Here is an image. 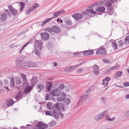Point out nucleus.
<instances>
[{
  "instance_id": "1",
  "label": "nucleus",
  "mask_w": 129,
  "mask_h": 129,
  "mask_svg": "<svg viewBox=\"0 0 129 129\" xmlns=\"http://www.w3.org/2000/svg\"><path fill=\"white\" fill-rule=\"evenodd\" d=\"M36 126L37 129H45L42 127L46 128L48 127V125L45 124L44 122L40 121L37 123V125H36Z\"/></svg>"
},
{
  "instance_id": "2",
  "label": "nucleus",
  "mask_w": 129,
  "mask_h": 129,
  "mask_svg": "<svg viewBox=\"0 0 129 129\" xmlns=\"http://www.w3.org/2000/svg\"><path fill=\"white\" fill-rule=\"evenodd\" d=\"M117 0H104L102 2V4H103L104 3L106 2L105 4V6L107 8H108L110 7H112V4L113 2H116Z\"/></svg>"
},
{
  "instance_id": "3",
  "label": "nucleus",
  "mask_w": 129,
  "mask_h": 129,
  "mask_svg": "<svg viewBox=\"0 0 129 129\" xmlns=\"http://www.w3.org/2000/svg\"><path fill=\"white\" fill-rule=\"evenodd\" d=\"M53 108H55L58 110H64V108L63 105L61 103H58L53 106Z\"/></svg>"
},
{
  "instance_id": "4",
  "label": "nucleus",
  "mask_w": 129,
  "mask_h": 129,
  "mask_svg": "<svg viewBox=\"0 0 129 129\" xmlns=\"http://www.w3.org/2000/svg\"><path fill=\"white\" fill-rule=\"evenodd\" d=\"M59 91L60 90L58 91V88H55L53 89L50 92V93L53 96H60V93H58V92H59V93L60 92Z\"/></svg>"
},
{
  "instance_id": "5",
  "label": "nucleus",
  "mask_w": 129,
  "mask_h": 129,
  "mask_svg": "<svg viewBox=\"0 0 129 129\" xmlns=\"http://www.w3.org/2000/svg\"><path fill=\"white\" fill-rule=\"evenodd\" d=\"M72 16L74 19L77 20L82 19L83 17L82 14L79 13H75Z\"/></svg>"
},
{
  "instance_id": "6",
  "label": "nucleus",
  "mask_w": 129,
  "mask_h": 129,
  "mask_svg": "<svg viewBox=\"0 0 129 129\" xmlns=\"http://www.w3.org/2000/svg\"><path fill=\"white\" fill-rule=\"evenodd\" d=\"M107 53L105 51V48L104 47H101L97 51L96 54L98 55H104L106 54Z\"/></svg>"
},
{
  "instance_id": "7",
  "label": "nucleus",
  "mask_w": 129,
  "mask_h": 129,
  "mask_svg": "<svg viewBox=\"0 0 129 129\" xmlns=\"http://www.w3.org/2000/svg\"><path fill=\"white\" fill-rule=\"evenodd\" d=\"M41 35L42 39L45 40H47L49 39L50 35L47 32L42 33H41Z\"/></svg>"
},
{
  "instance_id": "8",
  "label": "nucleus",
  "mask_w": 129,
  "mask_h": 129,
  "mask_svg": "<svg viewBox=\"0 0 129 129\" xmlns=\"http://www.w3.org/2000/svg\"><path fill=\"white\" fill-rule=\"evenodd\" d=\"M8 8L10 11L15 16L17 14L18 11L15 9L11 5H9Z\"/></svg>"
},
{
  "instance_id": "9",
  "label": "nucleus",
  "mask_w": 129,
  "mask_h": 129,
  "mask_svg": "<svg viewBox=\"0 0 129 129\" xmlns=\"http://www.w3.org/2000/svg\"><path fill=\"white\" fill-rule=\"evenodd\" d=\"M89 12L94 14H95L97 13V12L95 11L92 9H88L86 11H83V13L85 15H88V13Z\"/></svg>"
},
{
  "instance_id": "10",
  "label": "nucleus",
  "mask_w": 129,
  "mask_h": 129,
  "mask_svg": "<svg viewBox=\"0 0 129 129\" xmlns=\"http://www.w3.org/2000/svg\"><path fill=\"white\" fill-rule=\"evenodd\" d=\"M82 54L84 56L88 55H92L93 54L94 51L92 50H89L86 51H85L83 52Z\"/></svg>"
},
{
  "instance_id": "11",
  "label": "nucleus",
  "mask_w": 129,
  "mask_h": 129,
  "mask_svg": "<svg viewBox=\"0 0 129 129\" xmlns=\"http://www.w3.org/2000/svg\"><path fill=\"white\" fill-rule=\"evenodd\" d=\"M44 88V85L42 84H38L36 87V88L37 90L39 89L38 91V92L39 93L41 92V91L43 90Z\"/></svg>"
},
{
  "instance_id": "12",
  "label": "nucleus",
  "mask_w": 129,
  "mask_h": 129,
  "mask_svg": "<svg viewBox=\"0 0 129 129\" xmlns=\"http://www.w3.org/2000/svg\"><path fill=\"white\" fill-rule=\"evenodd\" d=\"M29 61H26L25 62H23L21 64L20 67V69L25 68H29Z\"/></svg>"
},
{
  "instance_id": "13",
  "label": "nucleus",
  "mask_w": 129,
  "mask_h": 129,
  "mask_svg": "<svg viewBox=\"0 0 129 129\" xmlns=\"http://www.w3.org/2000/svg\"><path fill=\"white\" fill-rule=\"evenodd\" d=\"M66 95L64 93H62V94H61V95L60 96L57 98V100L58 101L61 102L63 101H64V100L66 97Z\"/></svg>"
},
{
  "instance_id": "14",
  "label": "nucleus",
  "mask_w": 129,
  "mask_h": 129,
  "mask_svg": "<svg viewBox=\"0 0 129 129\" xmlns=\"http://www.w3.org/2000/svg\"><path fill=\"white\" fill-rule=\"evenodd\" d=\"M24 94V93L22 91L19 92L17 94L16 96H15V99L18 100Z\"/></svg>"
},
{
  "instance_id": "15",
  "label": "nucleus",
  "mask_w": 129,
  "mask_h": 129,
  "mask_svg": "<svg viewBox=\"0 0 129 129\" xmlns=\"http://www.w3.org/2000/svg\"><path fill=\"white\" fill-rule=\"evenodd\" d=\"M52 31H53L56 33H59L61 30L60 28L55 25H54L52 26Z\"/></svg>"
},
{
  "instance_id": "16",
  "label": "nucleus",
  "mask_w": 129,
  "mask_h": 129,
  "mask_svg": "<svg viewBox=\"0 0 129 129\" xmlns=\"http://www.w3.org/2000/svg\"><path fill=\"white\" fill-rule=\"evenodd\" d=\"M59 113L57 111L53 110L51 116L52 117H53L55 119H57L59 118Z\"/></svg>"
},
{
  "instance_id": "17",
  "label": "nucleus",
  "mask_w": 129,
  "mask_h": 129,
  "mask_svg": "<svg viewBox=\"0 0 129 129\" xmlns=\"http://www.w3.org/2000/svg\"><path fill=\"white\" fill-rule=\"evenodd\" d=\"M103 117V115L101 113H100L96 115L95 116L94 118L96 121H98Z\"/></svg>"
},
{
  "instance_id": "18",
  "label": "nucleus",
  "mask_w": 129,
  "mask_h": 129,
  "mask_svg": "<svg viewBox=\"0 0 129 129\" xmlns=\"http://www.w3.org/2000/svg\"><path fill=\"white\" fill-rule=\"evenodd\" d=\"M37 77H34L31 80L30 83L33 86H34L37 83Z\"/></svg>"
},
{
  "instance_id": "19",
  "label": "nucleus",
  "mask_w": 129,
  "mask_h": 129,
  "mask_svg": "<svg viewBox=\"0 0 129 129\" xmlns=\"http://www.w3.org/2000/svg\"><path fill=\"white\" fill-rule=\"evenodd\" d=\"M95 10L99 12H103L105 10V8L104 6L99 7L98 8L95 9Z\"/></svg>"
},
{
  "instance_id": "20",
  "label": "nucleus",
  "mask_w": 129,
  "mask_h": 129,
  "mask_svg": "<svg viewBox=\"0 0 129 129\" xmlns=\"http://www.w3.org/2000/svg\"><path fill=\"white\" fill-rule=\"evenodd\" d=\"M33 86H27L24 89V91L25 93H29L30 91L32 89Z\"/></svg>"
},
{
  "instance_id": "21",
  "label": "nucleus",
  "mask_w": 129,
  "mask_h": 129,
  "mask_svg": "<svg viewBox=\"0 0 129 129\" xmlns=\"http://www.w3.org/2000/svg\"><path fill=\"white\" fill-rule=\"evenodd\" d=\"M52 86V83L51 82H48L46 83V88L47 90L49 91L51 89V87Z\"/></svg>"
},
{
  "instance_id": "22",
  "label": "nucleus",
  "mask_w": 129,
  "mask_h": 129,
  "mask_svg": "<svg viewBox=\"0 0 129 129\" xmlns=\"http://www.w3.org/2000/svg\"><path fill=\"white\" fill-rule=\"evenodd\" d=\"M1 15L2 21H5L7 19V17L6 14L4 13H1Z\"/></svg>"
},
{
  "instance_id": "23",
  "label": "nucleus",
  "mask_w": 129,
  "mask_h": 129,
  "mask_svg": "<svg viewBox=\"0 0 129 129\" xmlns=\"http://www.w3.org/2000/svg\"><path fill=\"white\" fill-rule=\"evenodd\" d=\"M88 95H85L82 96L80 99L78 103V104L79 105H81L83 102L84 100L87 98V96Z\"/></svg>"
},
{
  "instance_id": "24",
  "label": "nucleus",
  "mask_w": 129,
  "mask_h": 129,
  "mask_svg": "<svg viewBox=\"0 0 129 129\" xmlns=\"http://www.w3.org/2000/svg\"><path fill=\"white\" fill-rule=\"evenodd\" d=\"M23 60L21 57H18L17 58L16 60V64L18 65L21 63L22 61Z\"/></svg>"
},
{
  "instance_id": "25",
  "label": "nucleus",
  "mask_w": 129,
  "mask_h": 129,
  "mask_svg": "<svg viewBox=\"0 0 129 129\" xmlns=\"http://www.w3.org/2000/svg\"><path fill=\"white\" fill-rule=\"evenodd\" d=\"M14 103V102L12 100L10 99L7 101V106H11L13 105Z\"/></svg>"
},
{
  "instance_id": "26",
  "label": "nucleus",
  "mask_w": 129,
  "mask_h": 129,
  "mask_svg": "<svg viewBox=\"0 0 129 129\" xmlns=\"http://www.w3.org/2000/svg\"><path fill=\"white\" fill-rule=\"evenodd\" d=\"M115 118L114 117H113L112 118H110L109 115H106L105 117V119L106 120L109 121H112L115 120Z\"/></svg>"
},
{
  "instance_id": "27",
  "label": "nucleus",
  "mask_w": 129,
  "mask_h": 129,
  "mask_svg": "<svg viewBox=\"0 0 129 129\" xmlns=\"http://www.w3.org/2000/svg\"><path fill=\"white\" fill-rule=\"evenodd\" d=\"M71 101L70 99L68 98H65L64 101V104L66 105H69Z\"/></svg>"
},
{
  "instance_id": "28",
  "label": "nucleus",
  "mask_w": 129,
  "mask_h": 129,
  "mask_svg": "<svg viewBox=\"0 0 129 129\" xmlns=\"http://www.w3.org/2000/svg\"><path fill=\"white\" fill-rule=\"evenodd\" d=\"M29 68L36 67L37 64L36 63H33L29 61Z\"/></svg>"
},
{
  "instance_id": "29",
  "label": "nucleus",
  "mask_w": 129,
  "mask_h": 129,
  "mask_svg": "<svg viewBox=\"0 0 129 129\" xmlns=\"http://www.w3.org/2000/svg\"><path fill=\"white\" fill-rule=\"evenodd\" d=\"M107 9L110 12H108V13L110 15H111L113 13V10L112 8V7H110L108 8H107Z\"/></svg>"
},
{
  "instance_id": "30",
  "label": "nucleus",
  "mask_w": 129,
  "mask_h": 129,
  "mask_svg": "<svg viewBox=\"0 0 129 129\" xmlns=\"http://www.w3.org/2000/svg\"><path fill=\"white\" fill-rule=\"evenodd\" d=\"M31 40H30L29 41L26 42L24 46H23L22 48L19 51V53H21V52L22 51V50L24 49V48L26 46L28 45L30 43V42L31 41Z\"/></svg>"
},
{
  "instance_id": "31",
  "label": "nucleus",
  "mask_w": 129,
  "mask_h": 129,
  "mask_svg": "<svg viewBox=\"0 0 129 129\" xmlns=\"http://www.w3.org/2000/svg\"><path fill=\"white\" fill-rule=\"evenodd\" d=\"M11 80L10 85L12 87H14L15 86V83L13 78L11 77Z\"/></svg>"
},
{
  "instance_id": "32",
  "label": "nucleus",
  "mask_w": 129,
  "mask_h": 129,
  "mask_svg": "<svg viewBox=\"0 0 129 129\" xmlns=\"http://www.w3.org/2000/svg\"><path fill=\"white\" fill-rule=\"evenodd\" d=\"M112 47L114 50H116L118 48L117 46L116 42L115 41H113L112 42Z\"/></svg>"
},
{
  "instance_id": "33",
  "label": "nucleus",
  "mask_w": 129,
  "mask_h": 129,
  "mask_svg": "<svg viewBox=\"0 0 129 129\" xmlns=\"http://www.w3.org/2000/svg\"><path fill=\"white\" fill-rule=\"evenodd\" d=\"M125 44L126 45H128L129 44V35H127L125 40Z\"/></svg>"
},
{
  "instance_id": "34",
  "label": "nucleus",
  "mask_w": 129,
  "mask_h": 129,
  "mask_svg": "<svg viewBox=\"0 0 129 129\" xmlns=\"http://www.w3.org/2000/svg\"><path fill=\"white\" fill-rule=\"evenodd\" d=\"M20 11H21L24 8L25 6V5L24 3L23 2L20 3Z\"/></svg>"
},
{
  "instance_id": "35",
  "label": "nucleus",
  "mask_w": 129,
  "mask_h": 129,
  "mask_svg": "<svg viewBox=\"0 0 129 129\" xmlns=\"http://www.w3.org/2000/svg\"><path fill=\"white\" fill-rule=\"evenodd\" d=\"M101 4V3L100 2H98L95 3H94L93 4L90 5L89 7L90 8H92L93 7H95L96 6H98Z\"/></svg>"
},
{
  "instance_id": "36",
  "label": "nucleus",
  "mask_w": 129,
  "mask_h": 129,
  "mask_svg": "<svg viewBox=\"0 0 129 129\" xmlns=\"http://www.w3.org/2000/svg\"><path fill=\"white\" fill-rule=\"evenodd\" d=\"M118 44L119 47H122L124 44V42L122 40H120L118 42Z\"/></svg>"
},
{
  "instance_id": "37",
  "label": "nucleus",
  "mask_w": 129,
  "mask_h": 129,
  "mask_svg": "<svg viewBox=\"0 0 129 129\" xmlns=\"http://www.w3.org/2000/svg\"><path fill=\"white\" fill-rule=\"evenodd\" d=\"M45 113L46 115L51 116L52 113V111H46Z\"/></svg>"
},
{
  "instance_id": "38",
  "label": "nucleus",
  "mask_w": 129,
  "mask_h": 129,
  "mask_svg": "<svg viewBox=\"0 0 129 129\" xmlns=\"http://www.w3.org/2000/svg\"><path fill=\"white\" fill-rule=\"evenodd\" d=\"M38 47L39 48L40 50H41L43 48V45L42 42L38 43Z\"/></svg>"
},
{
  "instance_id": "39",
  "label": "nucleus",
  "mask_w": 129,
  "mask_h": 129,
  "mask_svg": "<svg viewBox=\"0 0 129 129\" xmlns=\"http://www.w3.org/2000/svg\"><path fill=\"white\" fill-rule=\"evenodd\" d=\"M47 107L48 108L51 110L54 109H55V108H53V106H52L51 104H50V103H48L47 104Z\"/></svg>"
},
{
  "instance_id": "40",
  "label": "nucleus",
  "mask_w": 129,
  "mask_h": 129,
  "mask_svg": "<svg viewBox=\"0 0 129 129\" xmlns=\"http://www.w3.org/2000/svg\"><path fill=\"white\" fill-rule=\"evenodd\" d=\"M122 74V72L121 71L118 72L115 75V76L116 77H119L121 76Z\"/></svg>"
},
{
  "instance_id": "41",
  "label": "nucleus",
  "mask_w": 129,
  "mask_h": 129,
  "mask_svg": "<svg viewBox=\"0 0 129 129\" xmlns=\"http://www.w3.org/2000/svg\"><path fill=\"white\" fill-rule=\"evenodd\" d=\"M56 124V122L54 121L50 122L49 123L50 126L52 127L54 126Z\"/></svg>"
},
{
  "instance_id": "42",
  "label": "nucleus",
  "mask_w": 129,
  "mask_h": 129,
  "mask_svg": "<svg viewBox=\"0 0 129 129\" xmlns=\"http://www.w3.org/2000/svg\"><path fill=\"white\" fill-rule=\"evenodd\" d=\"M59 15V12L58 11L56 12L53 13V17L55 18L57 17Z\"/></svg>"
},
{
  "instance_id": "43",
  "label": "nucleus",
  "mask_w": 129,
  "mask_h": 129,
  "mask_svg": "<svg viewBox=\"0 0 129 129\" xmlns=\"http://www.w3.org/2000/svg\"><path fill=\"white\" fill-rule=\"evenodd\" d=\"M108 113V111L107 110H106L103 112L101 114L103 115L104 117L105 115H107Z\"/></svg>"
},
{
  "instance_id": "44",
  "label": "nucleus",
  "mask_w": 129,
  "mask_h": 129,
  "mask_svg": "<svg viewBox=\"0 0 129 129\" xmlns=\"http://www.w3.org/2000/svg\"><path fill=\"white\" fill-rule=\"evenodd\" d=\"M45 99L46 100H51V97L50 95L49 94H46Z\"/></svg>"
},
{
  "instance_id": "45",
  "label": "nucleus",
  "mask_w": 129,
  "mask_h": 129,
  "mask_svg": "<svg viewBox=\"0 0 129 129\" xmlns=\"http://www.w3.org/2000/svg\"><path fill=\"white\" fill-rule=\"evenodd\" d=\"M21 76L23 78V81H25L26 80L25 75L21 73Z\"/></svg>"
},
{
  "instance_id": "46",
  "label": "nucleus",
  "mask_w": 129,
  "mask_h": 129,
  "mask_svg": "<svg viewBox=\"0 0 129 129\" xmlns=\"http://www.w3.org/2000/svg\"><path fill=\"white\" fill-rule=\"evenodd\" d=\"M46 47L48 49L51 48L52 47V45L51 43H48L46 45Z\"/></svg>"
},
{
  "instance_id": "47",
  "label": "nucleus",
  "mask_w": 129,
  "mask_h": 129,
  "mask_svg": "<svg viewBox=\"0 0 129 129\" xmlns=\"http://www.w3.org/2000/svg\"><path fill=\"white\" fill-rule=\"evenodd\" d=\"M92 69L98 70L99 69V67L96 64L94 65L92 67Z\"/></svg>"
},
{
  "instance_id": "48",
  "label": "nucleus",
  "mask_w": 129,
  "mask_h": 129,
  "mask_svg": "<svg viewBox=\"0 0 129 129\" xmlns=\"http://www.w3.org/2000/svg\"><path fill=\"white\" fill-rule=\"evenodd\" d=\"M22 80L20 79H18L16 81V83L17 84L19 85L22 83Z\"/></svg>"
},
{
  "instance_id": "49",
  "label": "nucleus",
  "mask_w": 129,
  "mask_h": 129,
  "mask_svg": "<svg viewBox=\"0 0 129 129\" xmlns=\"http://www.w3.org/2000/svg\"><path fill=\"white\" fill-rule=\"evenodd\" d=\"M93 87L92 86H91L90 88H89L86 91V92L87 93H89L93 89Z\"/></svg>"
},
{
  "instance_id": "50",
  "label": "nucleus",
  "mask_w": 129,
  "mask_h": 129,
  "mask_svg": "<svg viewBox=\"0 0 129 129\" xmlns=\"http://www.w3.org/2000/svg\"><path fill=\"white\" fill-rule=\"evenodd\" d=\"M53 17H51V18H49L47 19H45V22H46V23L48 22H50V21L51 20L53 19Z\"/></svg>"
},
{
  "instance_id": "51",
  "label": "nucleus",
  "mask_w": 129,
  "mask_h": 129,
  "mask_svg": "<svg viewBox=\"0 0 129 129\" xmlns=\"http://www.w3.org/2000/svg\"><path fill=\"white\" fill-rule=\"evenodd\" d=\"M64 85L63 83H62L60 85L59 88L60 89H62L64 88Z\"/></svg>"
},
{
  "instance_id": "52",
  "label": "nucleus",
  "mask_w": 129,
  "mask_h": 129,
  "mask_svg": "<svg viewBox=\"0 0 129 129\" xmlns=\"http://www.w3.org/2000/svg\"><path fill=\"white\" fill-rule=\"evenodd\" d=\"M33 10H32L31 8H30L28 10H27L26 12V14H27L29 13L30 12H32Z\"/></svg>"
},
{
  "instance_id": "53",
  "label": "nucleus",
  "mask_w": 129,
  "mask_h": 129,
  "mask_svg": "<svg viewBox=\"0 0 129 129\" xmlns=\"http://www.w3.org/2000/svg\"><path fill=\"white\" fill-rule=\"evenodd\" d=\"M66 24L67 25H71L72 24L71 23V21L70 20H67L66 21Z\"/></svg>"
},
{
  "instance_id": "54",
  "label": "nucleus",
  "mask_w": 129,
  "mask_h": 129,
  "mask_svg": "<svg viewBox=\"0 0 129 129\" xmlns=\"http://www.w3.org/2000/svg\"><path fill=\"white\" fill-rule=\"evenodd\" d=\"M35 53L36 55H37L40 58H41V56L39 54V52L37 50H35Z\"/></svg>"
},
{
  "instance_id": "55",
  "label": "nucleus",
  "mask_w": 129,
  "mask_h": 129,
  "mask_svg": "<svg viewBox=\"0 0 129 129\" xmlns=\"http://www.w3.org/2000/svg\"><path fill=\"white\" fill-rule=\"evenodd\" d=\"M93 73L95 75H98L99 74L100 72L99 71L95 70L93 71Z\"/></svg>"
},
{
  "instance_id": "56",
  "label": "nucleus",
  "mask_w": 129,
  "mask_h": 129,
  "mask_svg": "<svg viewBox=\"0 0 129 129\" xmlns=\"http://www.w3.org/2000/svg\"><path fill=\"white\" fill-rule=\"evenodd\" d=\"M112 70V67H110L109 68L107 69L106 70V72H108L111 71Z\"/></svg>"
},
{
  "instance_id": "57",
  "label": "nucleus",
  "mask_w": 129,
  "mask_h": 129,
  "mask_svg": "<svg viewBox=\"0 0 129 129\" xmlns=\"http://www.w3.org/2000/svg\"><path fill=\"white\" fill-rule=\"evenodd\" d=\"M125 116L126 117H129V111H127L125 114Z\"/></svg>"
},
{
  "instance_id": "58",
  "label": "nucleus",
  "mask_w": 129,
  "mask_h": 129,
  "mask_svg": "<svg viewBox=\"0 0 129 129\" xmlns=\"http://www.w3.org/2000/svg\"><path fill=\"white\" fill-rule=\"evenodd\" d=\"M104 79L105 80L107 81V82H108L111 79L110 78L108 77H106Z\"/></svg>"
},
{
  "instance_id": "59",
  "label": "nucleus",
  "mask_w": 129,
  "mask_h": 129,
  "mask_svg": "<svg viewBox=\"0 0 129 129\" xmlns=\"http://www.w3.org/2000/svg\"><path fill=\"white\" fill-rule=\"evenodd\" d=\"M123 85L124 86L127 87L129 86V82H126L123 83Z\"/></svg>"
},
{
  "instance_id": "60",
  "label": "nucleus",
  "mask_w": 129,
  "mask_h": 129,
  "mask_svg": "<svg viewBox=\"0 0 129 129\" xmlns=\"http://www.w3.org/2000/svg\"><path fill=\"white\" fill-rule=\"evenodd\" d=\"M101 99L102 100V101L104 103H105L106 101V98L105 97H102Z\"/></svg>"
},
{
  "instance_id": "61",
  "label": "nucleus",
  "mask_w": 129,
  "mask_h": 129,
  "mask_svg": "<svg viewBox=\"0 0 129 129\" xmlns=\"http://www.w3.org/2000/svg\"><path fill=\"white\" fill-rule=\"evenodd\" d=\"M4 83L3 81L0 79V87H3Z\"/></svg>"
},
{
  "instance_id": "62",
  "label": "nucleus",
  "mask_w": 129,
  "mask_h": 129,
  "mask_svg": "<svg viewBox=\"0 0 129 129\" xmlns=\"http://www.w3.org/2000/svg\"><path fill=\"white\" fill-rule=\"evenodd\" d=\"M112 67V70H115L116 69L118 68V65H116L115 66L113 67Z\"/></svg>"
},
{
  "instance_id": "63",
  "label": "nucleus",
  "mask_w": 129,
  "mask_h": 129,
  "mask_svg": "<svg viewBox=\"0 0 129 129\" xmlns=\"http://www.w3.org/2000/svg\"><path fill=\"white\" fill-rule=\"evenodd\" d=\"M83 71L82 69V68H81L78 70L77 71V73H80L81 72Z\"/></svg>"
},
{
  "instance_id": "64",
  "label": "nucleus",
  "mask_w": 129,
  "mask_h": 129,
  "mask_svg": "<svg viewBox=\"0 0 129 129\" xmlns=\"http://www.w3.org/2000/svg\"><path fill=\"white\" fill-rule=\"evenodd\" d=\"M52 27L51 28H47V29H46V30L47 31H48L49 32H50V31H52Z\"/></svg>"
}]
</instances>
